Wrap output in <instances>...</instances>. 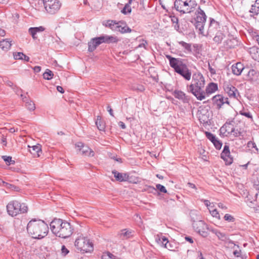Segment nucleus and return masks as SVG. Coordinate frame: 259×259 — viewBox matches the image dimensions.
Returning a JSON list of instances; mask_svg holds the SVG:
<instances>
[{"mask_svg":"<svg viewBox=\"0 0 259 259\" xmlns=\"http://www.w3.org/2000/svg\"><path fill=\"white\" fill-rule=\"evenodd\" d=\"M27 231L32 238L41 239L47 235L49 232V227L45 221L40 219H33L28 222Z\"/></svg>","mask_w":259,"mask_h":259,"instance_id":"f257e3e1","label":"nucleus"},{"mask_svg":"<svg viewBox=\"0 0 259 259\" xmlns=\"http://www.w3.org/2000/svg\"><path fill=\"white\" fill-rule=\"evenodd\" d=\"M50 228L53 234L62 238L70 237L73 233L70 224L60 219H54L50 224Z\"/></svg>","mask_w":259,"mask_h":259,"instance_id":"f03ea898","label":"nucleus"},{"mask_svg":"<svg viewBox=\"0 0 259 259\" xmlns=\"http://www.w3.org/2000/svg\"><path fill=\"white\" fill-rule=\"evenodd\" d=\"M205 85V79L200 72H195L192 75V81L189 85L191 92L199 100L205 98V93L203 90Z\"/></svg>","mask_w":259,"mask_h":259,"instance_id":"7ed1b4c3","label":"nucleus"},{"mask_svg":"<svg viewBox=\"0 0 259 259\" xmlns=\"http://www.w3.org/2000/svg\"><path fill=\"white\" fill-rule=\"evenodd\" d=\"M8 213L12 217L16 216L19 213L27 212L28 207L25 203H21L15 200L10 202L7 205Z\"/></svg>","mask_w":259,"mask_h":259,"instance_id":"20e7f679","label":"nucleus"},{"mask_svg":"<svg viewBox=\"0 0 259 259\" xmlns=\"http://www.w3.org/2000/svg\"><path fill=\"white\" fill-rule=\"evenodd\" d=\"M75 246L80 251L88 252L93 250V244L87 237H78L75 241Z\"/></svg>","mask_w":259,"mask_h":259,"instance_id":"39448f33","label":"nucleus"},{"mask_svg":"<svg viewBox=\"0 0 259 259\" xmlns=\"http://www.w3.org/2000/svg\"><path fill=\"white\" fill-rule=\"evenodd\" d=\"M196 17L195 18V27L199 30L200 33L203 34L204 25L206 20V16L203 10L200 7H198V10L196 11Z\"/></svg>","mask_w":259,"mask_h":259,"instance_id":"423d86ee","label":"nucleus"},{"mask_svg":"<svg viewBox=\"0 0 259 259\" xmlns=\"http://www.w3.org/2000/svg\"><path fill=\"white\" fill-rule=\"evenodd\" d=\"M192 226L194 230L203 237H207L209 234L208 231H210L211 229H210L208 225L202 220L197 221L196 222L193 223Z\"/></svg>","mask_w":259,"mask_h":259,"instance_id":"0eeeda50","label":"nucleus"},{"mask_svg":"<svg viewBox=\"0 0 259 259\" xmlns=\"http://www.w3.org/2000/svg\"><path fill=\"white\" fill-rule=\"evenodd\" d=\"M42 1L46 10L51 14L57 12L61 6L59 0H42Z\"/></svg>","mask_w":259,"mask_h":259,"instance_id":"6e6552de","label":"nucleus"},{"mask_svg":"<svg viewBox=\"0 0 259 259\" xmlns=\"http://www.w3.org/2000/svg\"><path fill=\"white\" fill-rule=\"evenodd\" d=\"M235 123L234 120L226 121L220 129V135L225 137L231 135L232 132L234 131Z\"/></svg>","mask_w":259,"mask_h":259,"instance_id":"1a4fd4ad","label":"nucleus"},{"mask_svg":"<svg viewBox=\"0 0 259 259\" xmlns=\"http://www.w3.org/2000/svg\"><path fill=\"white\" fill-rule=\"evenodd\" d=\"M179 75L183 77L186 80L189 81L191 79L192 72L188 66L179 59Z\"/></svg>","mask_w":259,"mask_h":259,"instance_id":"9d476101","label":"nucleus"},{"mask_svg":"<svg viewBox=\"0 0 259 259\" xmlns=\"http://www.w3.org/2000/svg\"><path fill=\"white\" fill-rule=\"evenodd\" d=\"M196 5L194 0L186 1L183 3H179V12L181 14L189 13Z\"/></svg>","mask_w":259,"mask_h":259,"instance_id":"9b49d317","label":"nucleus"},{"mask_svg":"<svg viewBox=\"0 0 259 259\" xmlns=\"http://www.w3.org/2000/svg\"><path fill=\"white\" fill-rule=\"evenodd\" d=\"M213 105L217 109H220L225 104L230 106V102L228 98L224 97L222 95L218 94L212 98Z\"/></svg>","mask_w":259,"mask_h":259,"instance_id":"f8f14e48","label":"nucleus"},{"mask_svg":"<svg viewBox=\"0 0 259 259\" xmlns=\"http://www.w3.org/2000/svg\"><path fill=\"white\" fill-rule=\"evenodd\" d=\"M246 79L252 84H259V72L253 69H250L246 75Z\"/></svg>","mask_w":259,"mask_h":259,"instance_id":"ddd939ff","label":"nucleus"},{"mask_svg":"<svg viewBox=\"0 0 259 259\" xmlns=\"http://www.w3.org/2000/svg\"><path fill=\"white\" fill-rule=\"evenodd\" d=\"M221 157L225 161L226 164L230 165L232 163L233 159L230 155L229 146L225 145L224 149L221 154Z\"/></svg>","mask_w":259,"mask_h":259,"instance_id":"4468645a","label":"nucleus"},{"mask_svg":"<svg viewBox=\"0 0 259 259\" xmlns=\"http://www.w3.org/2000/svg\"><path fill=\"white\" fill-rule=\"evenodd\" d=\"M210 231L214 234L218 238V239L222 241L225 242L228 244H232L235 245L233 241L230 240L228 236L224 233L221 232L215 229H211Z\"/></svg>","mask_w":259,"mask_h":259,"instance_id":"2eb2a0df","label":"nucleus"},{"mask_svg":"<svg viewBox=\"0 0 259 259\" xmlns=\"http://www.w3.org/2000/svg\"><path fill=\"white\" fill-rule=\"evenodd\" d=\"M224 91L230 98L237 99L236 94L238 93L237 89L230 84H227L224 85Z\"/></svg>","mask_w":259,"mask_h":259,"instance_id":"dca6fc26","label":"nucleus"},{"mask_svg":"<svg viewBox=\"0 0 259 259\" xmlns=\"http://www.w3.org/2000/svg\"><path fill=\"white\" fill-rule=\"evenodd\" d=\"M121 33L131 32L132 30L128 27L126 23L123 21H119L117 22L116 30Z\"/></svg>","mask_w":259,"mask_h":259,"instance_id":"f3484780","label":"nucleus"},{"mask_svg":"<svg viewBox=\"0 0 259 259\" xmlns=\"http://www.w3.org/2000/svg\"><path fill=\"white\" fill-rule=\"evenodd\" d=\"M45 28L42 26L39 27H30L28 29V33L31 35L34 40L38 38L37 33L43 32Z\"/></svg>","mask_w":259,"mask_h":259,"instance_id":"a211bd4d","label":"nucleus"},{"mask_svg":"<svg viewBox=\"0 0 259 259\" xmlns=\"http://www.w3.org/2000/svg\"><path fill=\"white\" fill-rule=\"evenodd\" d=\"M245 69V67L241 62H237L232 66V73L236 75H240Z\"/></svg>","mask_w":259,"mask_h":259,"instance_id":"6ab92c4d","label":"nucleus"},{"mask_svg":"<svg viewBox=\"0 0 259 259\" xmlns=\"http://www.w3.org/2000/svg\"><path fill=\"white\" fill-rule=\"evenodd\" d=\"M112 172L116 180L119 182H125L129 179V176L126 173L119 172L116 170H113Z\"/></svg>","mask_w":259,"mask_h":259,"instance_id":"aec40b11","label":"nucleus"},{"mask_svg":"<svg viewBox=\"0 0 259 259\" xmlns=\"http://www.w3.org/2000/svg\"><path fill=\"white\" fill-rule=\"evenodd\" d=\"M28 147L29 148V152L34 157H38L42 153L41 145L39 144H37L36 145L31 147L28 146Z\"/></svg>","mask_w":259,"mask_h":259,"instance_id":"412c9836","label":"nucleus"},{"mask_svg":"<svg viewBox=\"0 0 259 259\" xmlns=\"http://www.w3.org/2000/svg\"><path fill=\"white\" fill-rule=\"evenodd\" d=\"M118 235L122 240L127 239L133 237V232L127 229H123L121 230Z\"/></svg>","mask_w":259,"mask_h":259,"instance_id":"4be33fe9","label":"nucleus"},{"mask_svg":"<svg viewBox=\"0 0 259 259\" xmlns=\"http://www.w3.org/2000/svg\"><path fill=\"white\" fill-rule=\"evenodd\" d=\"M218 90V84L214 82H210L207 85L205 93L207 94H210L215 92Z\"/></svg>","mask_w":259,"mask_h":259,"instance_id":"5701e85b","label":"nucleus"},{"mask_svg":"<svg viewBox=\"0 0 259 259\" xmlns=\"http://www.w3.org/2000/svg\"><path fill=\"white\" fill-rule=\"evenodd\" d=\"M21 97L23 102H25V105L28 109L33 111L35 108V104L31 101H29L26 96H23V94H21Z\"/></svg>","mask_w":259,"mask_h":259,"instance_id":"b1692460","label":"nucleus"},{"mask_svg":"<svg viewBox=\"0 0 259 259\" xmlns=\"http://www.w3.org/2000/svg\"><path fill=\"white\" fill-rule=\"evenodd\" d=\"M11 41L8 40V39H3V40L0 41V48L1 49L4 51H8L11 46Z\"/></svg>","mask_w":259,"mask_h":259,"instance_id":"393cba45","label":"nucleus"},{"mask_svg":"<svg viewBox=\"0 0 259 259\" xmlns=\"http://www.w3.org/2000/svg\"><path fill=\"white\" fill-rule=\"evenodd\" d=\"M167 58L169 59L170 66L174 68L175 72L178 73V60L170 56H167Z\"/></svg>","mask_w":259,"mask_h":259,"instance_id":"a878e982","label":"nucleus"},{"mask_svg":"<svg viewBox=\"0 0 259 259\" xmlns=\"http://www.w3.org/2000/svg\"><path fill=\"white\" fill-rule=\"evenodd\" d=\"M190 216L192 223L196 222L197 221H201V216L199 212L196 210H191L190 212Z\"/></svg>","mask_w":259,"mask_h":259,"instance_id":"bb28decb","label":"nucleus"},{"mask_svg":"<svg viewBox=\"0 0 259 259\" xmlns=\"http://www.w3.org/2000/svg\"><path fill=\"white\" fill-rule=\"evenodd\" d=\"M80 151L82 152L83 154L90 157L94 156L95 154L94 152L88 146H84Z\"/></svg>","mask_w":259,"mask_h":259,"instance_id":"cd10ccee","label":"nucleus"},{"mask_svg":"<svg viewBox=\"0 0 259 259\" xmlns=\"http://www.w3.org/2000/svg\"><path fill=\"white\" fill-rule=\"evenodd\" d=\"M97 41L94 40V38H92L91 40L88 43V51L90 52H93L97 47L99 45L97 44Z\"/></svg>","mask_w":259,"mask_h":259,"instance_id":"c85d7f7f","label":"nucleus"},{"mask_svg":"<svg viewBox=\"0 0 259 259\" xmlns=\"http://www.w3.org/2000/svg\"><path fill=\"white\" fill-rule=\"evenodd\" d=\"M249 12L253 15H257L259 14V3H255L251 6V8L249 10Z\"/></svg>","mask_w":259,"mask_h":259,"instance_id":"c756f323","label":"nucleus"},{"mask_svg":"<svg viewBox=\"0 0 259 259\" xmlns=\"http://www.w3.org/2000/svg\"><path fill=\"white\" fill-rule=\"evenodd\" d=\"M179 44L185 49L184 52L187 53L192 52L191 44L186 43L183 41H179Z\"/></svg>","mask_w":259,"mask_h":259,"instance_id":"7c9ffc66","label":"nucleus"},{"mask_svg":"<svg viewBox=\"0 0 259 259\" xmlns=\"http://www.w3.org/2000/svg\"><path fill=\"white\" fill-rule=\"evenodd\" d=\"M116 24L117 22L115 21L109 20L106 22L105 25L109 27L112 30L115 31Z\"/></svg>","mask_w":259,"mask_h":259,"instance_id":"2f4dec72","label":"nucleus"},{"mask_svg":"<svg viewBox=\"0 0 259 259\" xmlns=\"http://www.w3.org/2000/svg\"><path fill=\"white\" fill-rule=\"evenodd\" d=\"M225 35L221 32H218L213 38V40L218 44H220L224 39Z\"/></svg>","mask_w":259,"mask_h":259,"instance_id":"473e14b6","label":"nucleus"},{"mask_svg":"<svg viewBox=\"0 0 259 259\" xmlns=\"http://www.w3.org/2000/svg\"><path fill=\"white\" fill-rule=\"evenodd\" d=\"M117 41L118 39L116 37L105 35V43H114L117 42Z\"/></svg>","mask_w":259,"mask_h":259,"instance_id":"72a5a7b5","label":"nucleus"},{"mask_svg":"<svg viewBox=\"0 0 259 259\" xmlns=\"http://www.w3.org/2000/svg\"><path fill=\"white\" fill-rule=\"evenodd\" d=\"M96 124L98 128L100 131H103L105 128V124L102 121L101 117L99 116H97V121H96Z\"/></svg>","mask_w":259,"mask_h":259,"instance_id":"f704fd0d","label":"nucleus"},{"mask_svg":"<svg viewBox=\"0 0 259 259\" xmlns=\"http://www.w3.org/2000/svg\"><path fill=\"white\" fill-rule=\"evenodd\" d=\"M179 100H181L184 103H188L190 98L185 93L179 91Z\"/></svg>","mask_w":259,"mask_h":259,"instance_id":"c9c22d12","label":"nucleus"},{"mask_svg":"<svg viewBox=\"0 0 259 259\" xmlns=\"http://www.w3.org/2000/svg\"><path fill=\"white\" fill-rule=\"evenodd\" d=\"M53 76L54 74L53 72L48 69H47L45 72L43 74L44 78L47 80H50L53 78Z\"/></svg>","mask_w":259,"mask_h":259,"instance_id":"e433bc0d","label":"nucleus"},{"mask_svg":"<svg viewBox=\"0 0 259 259\" xmlns=\"http://www.w3.org/2000/svg\"><path fill=\"white\" fill-rule=\"evenodd\" d=\"M131 5V4H129V2L126 4L123 9L121 10L122 13L125 15L131 13L132 11V9L130 6Z\"/></svg>","mask_w":259,"mask_h":259,"instance_id":"4c0bfd02","label":"nucleus"},{"mask_svg":"<svg viewBox=\"0 0 259 259\" xmlns=\"http://www.w3.org/2000/svg\"><path fill=\"white\" fill-rule=\"evenodd\" d=\"M108 258H112V259H117V257L110 253V252H105L102 256V259H108Z\"/></svg>","mask_w":259,"mask_h":259,"instance_id":"58836bf2","label":"nucleus"},{"mask_svg":"<svg viewBox=\"0 0 259 259\" xmlns=\"http://www.w3.org/2000/svg\"><path fill=\"white\" fill-rule=\"evenodd\" d=\"M210 213L213 217L220 219V215L217 209L208 208Z\"/></svg>","mask_w":259,"mask_h":259,"instance_id":"ea45409f","label":"nucleus"},{"mask_svg":"<svg viewBox=\"0 0 259 259\" xmlns=\"http://www.w3.org/2000/svg\"><path fill=\"white\" fill-rule=\"evenodd\" d=\"M171 20L173 24L175 23V25H174V27L176 29L177 31H178V17L176 16H170Z\"/></svg>","mask_w":259,"mask_h":259,"instance_id":"a19ab883","label":"nucleus"},{"mask_svg":"<svg viewBox=\"0 0 259 259\" xmlns=\"http://www.w3.org/2000/svg\"><path fill=\"white\" fill-rule=\"evenodd\" d=\"M205 134L208 139L213 143L217 139L215 136L208 132H205Z\"/></svg>","mask_w":259,"mask_h":259,"instance_id":"79ce46f5","label":"nucleus"},{"mask_svg":"<svg viewBox=\"0 0 259 259\" xmlns=\"http://www.w3.org/2000/svg\"><path fill=\"white\" fill-rule=\"evenodd\" d=\"M247 146L249 148H255L256 151L254 152V153H258V149L257 148L256 145L254 142L251 141H249L247 143Z\"/></svg>","mask_w":259,"mask_h":259,"instance_id":"37998d69","label":"nucleus"},{"mask_svg":"<svg viewBox=\"0 0 259 259\" xmlns=\"http://www.w3.org/2000/svg\"><path fill=\"white\" fill-rule=\"evenodd\" d=\"M161 240V242H162V244H160V246L164 247L165 248H167L169 250H170V249L167 246V244L168 243L167 238L163 236Z\"/></svg>","mask_w":259,"mask_h":259,"instance_id":"c03bdc74","label":"nucleus"},{"mask_svg":"<svg viewBox=\"0 0 259 259\" xmlns=\"http://www.w3.org/2000/svg\"><path fill=\"white\" fill-rule=\"evenodd\" d=\"M224 219L225 221L228 222H234L235 220L232 215L228 213H227L225 215Z\"/></svg>","mask_w":259,"mask_h":259,"instance_id":"a18cd8bd","label":"nucleus"},{"mask_svg":"<svg viewBox=\"0 0 259 259\" xmlns=\"http://www.w3.org/2000/svg\"><path fill=\"white\" fill-rule=\"evenodd\" d=\"M94 40H96V43L99 45L102 43H105V35H102L99 37H95Z\"/></svg>","mask_w":259,"mask_h":259,"instance_id":"49530a36","label":"nucleus"},{"mask_svg":"<svg viewBox=\"0 0 259 259\" xmlns=\"http://www.w3.org/2000/svg\"><path fill=\"white\" fill-rule=\"evenodd\" d=\"M234 137H239L240 136H242V133L238 129H236L235 127L234 128V131L232 132V134Z\"/></svg>","mask_w":259,"mask_h":259,"instance_id":"de8ad7c7","label":"nucleus"},{"mask_svg":"<svg viewBox=\"0 0 259 259\" xmlns=\"http://www.w3.org/2000/svg\"><path fill=\"white\" fill-rule=\"evenodd\" d=\"M163 236L162 234H157L155 236V240L156 243L159 244V245L160 244H162V239L163 238Z\"/></svg>","mask_w":259,"mask_h":259,"instance_id":"09e8293b","label":"nucleus"},{"mask_svg":"<svg viewBox=\"0 0 259 259\" xmlns=\"http://www.w3.org/2000/svg\"><path fill=\"white\" fill-rule=\"evenodd\" d=\"M240 114L242 115L245 116V117L250 118L252 120V116L249 111H246L245 110H241L240 111Z\"/></svg>","mask_w":259,"mask_h":259,"instance_id":"8fccbe9b","label":"nucleus"},{"mask_svg":"<svg viewBox=\"0 0 259 259\" xmlns=\"http://www.w3.org/2000/svg\"><path fill=\"white\" fill-rule=\"evenodd\" d=\"M156 187L157 189H158L160 192L166 193L167 192V190L165 189V187L161 184H157L156 185Z\"/></svg>","mask_w":259,"mask_h":259,"instance_id":"3c124183","label":"nucleus"},{"mask_svg":"<svg viewBox=\"0 0 259 259\" xmlns=\"http://www.w3.org/2000/svg\"><path fill=\"white\" fill-rule=\"evenodd\" d=\"M212 143L217 149L220 150L221 148L222 143L221 141L216 139Z\"/></svg>","mask_w":259,"mask_h":259,"instance_id":"603ef678","label":"nucleus"},{"mask_svg":"<svg viewBox=\"0 0 259 259\" xmlns=\"http://www.w3.org/2000/svg\"><path fill=\"white\" fill-rule=\"evenodd\" d=\"M24 54L21 52H18L14 54V58L16 60H22Z\"/></svg>","mask_w":259,"mask_h":259,"instance_id":"864d4df0","label":"nucleus"},{"mask_svg":"<svg viewBox=\"0 0 259 259\" xmlns=\"http://www.w3.org/2000/svg\"><path fill=\"white\" fill-rule=\"evenodd\" d=\"M213 26H214V27H217L218 26H219V23L213 19L210 18L209 28L212 27Z\"/></svg>","mask_w":259,"mask_h":259,"instance_id":"5fc2aeb1","label":"nucleus"},{"mask_svg":"<svg viewBox=\"0 0 259 259\" xmlns=\"http://www.w3.org/2000/svg\"><path fill=\"white\" fill-rule=\"evenodd\" d=\"M182 237L184 238L185 241L189 242L191 244H192L194 242L193 239L192 237L182 235Z\"/></svg>","mask_w":259,"mask_h":259,"instance_id":"6e6d98bb","label":"nucleus"},{"mask_svg":"<svg viewBox=\"0 0 259 259\" xmlns=\"http://www.w3.org/2000/svg\"><path fill=\"white\" fill-rule=\"evenodd\" d=\"M12 89H13L14 91L16 93V94H20V95L21 94H22V90L20 88L16 87V85H15Z\"/></svg>","mask_w":259,"mask_h":259,"instance_id":"4d7b16f0","label":"nucleus"},{"mask_svg":"<svg viewBox=\"0 0 259 259\" xmlns=\"http://www.w3.org/2000/svg\"><path fill=\"white\" fill-rule=\"evenodd\" d=\"M3 81H4V82H5V83L7 85H8V86H9V87H11V88H12L14 87H13V83L11 81H10V80H8L7 78H4V79H3Z\"/></svg>","mask_w":259,"mask_h":259,"instance_id":"13d9d810","label":"nucleus"},{"mask_svg":"<svg viewBox=\"0 0 259 259\" xmlns=\"http://www.w3.org/2000/svg\"><path fill=\"white\" fill-rule=\"evenodd\" d=\"M62 253L64 254V255H66L68 252L69 250L66 248L64 245H63L61 248Z\"/></svg>","mask_w":259,"mask_h":259,"instance_id":"bf43d9fd","label":"nucleus"},{"mask_svg":"<svg viewBox=\"0 0 259 259\" xmlns=\"http://www.w3.org/2000/svg\"><path fill=\"white\" fill-rule=\"evenodd\" d=\"M75 146L76 147L78 148L79 151H81L84 147V145L82 142H77L75 144Z\"/></svg>","mask_w":259,"mask_h":259,"instance_id":"052dcab7","label":"nucleus"},{"mask_svg":"<svg viewBox=\"0 0 259 259\" xmlns=\"http://www.w3.org/2000/svg\"><path fill=\"white\" fill-rule=\"evenodd\" d=\"M202 201H203V202L204 203V204L207 206V207H209V208H213V206H211V203L207 200H202Z\"/></svg>","mask_w":259,"mask_h":259,"instance_id":"680f3d73","label":"nucleus"},{"mask_svg":"<svg viewBox=\"0 0 259 259\" xmlns=\"http://www.w3.org/2000/svg\"><path fill=\"white\" fill-rule=\"evenodd\" d=\"M147 44H148V43H147V41L143 40L142 42L139 45L138 47L139 48L144 47V48H146V46L147 45Z\"/></svg>","mask_w":259,"mask_h":259,"instance_id":"e2e57ef3","label":"nucleus"},{"mask_svg":"<svg viewBox=\"0 0 259 259\" xmlns=\"http://www.w3.org/2000/svg\"><path fill=\"white\" fill-rule=\"evenodd\" d=\"M208 70L211 74L213 75L216 73L215 70L210 66L209 63H208Z\"/></svg>","mask_w":259,"mask_h":259,"instance_id":"0e129e2a","label":"nucleus"},{"mask_svg":"<svg viewBox=\"0 0 259 259\" xmlns=\"http://www.w3.org/2000/svg\"><path fill=\"white\" fill-rule=\"evenodd\" d=\"M3 158L6 162H10L12 161V157L10 156H3Z\"/></svg>","mask_w":259,"mask_h":259,"instance_id":"69168bd1","label":"nucleus"},{"mask_svg":"<svg viewBox=\"0 0 259 259\" xmlns=\"http://www.w3.org/2000/svg\"><path fill=\"white\" fill-rule=\"evenodd\" d=\"M33 70L35 72L38 73L40 71L41 67L40 66H36L33 68Z\"/></svg>","mask_w":259,"mask_h":259,"instance_id":"338daca9","label":"nucleus"},{"mask_svg":"<svg viewBox=\"0 0 259 259\" xmlns=\"http://www.w3.org/2000/svg\"><path fill=\"white\" fill-rule=\"evenodd\" d=\"M118 125L122 129H125L126 128L125 124L122 121H119Z\"/></svg>","mask_w":259,"mask_h":259,"instance_id":"774afa93","label":"nucleus"}]
</instances>
